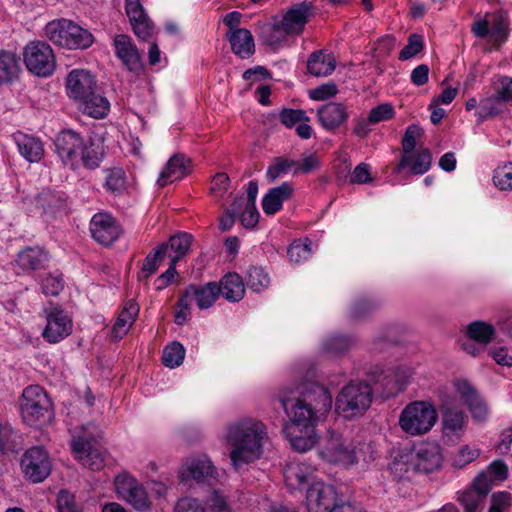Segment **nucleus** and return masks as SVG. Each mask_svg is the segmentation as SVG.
Instances as JSON below:
<instances>
[{"label":"nucleus","mask_w":512,"mask_h":512,"mask_svg":"<svg viewBox=\"0 0 512 512\" xmlns=\"http://www.w3.org/2000/svg\"><path fill=\"white\" fill-rule=\"evenodd\" d=\"M295 394H280L279 402L291 419L286 432L292 448L306 452L316 443V423L330 410L332 397L326 387L308 379L297 384Z\"/></svg>","instance_id":"1"},{"label":"nucleus","mask_w":512,"mask_h":512,"mask_svg":"<svg viewBox=\"0 0 512 512\" xmlns=\"http://www.w3.org/2000/svg\"><path fill=\"white\" fill-rule=\"evenodd\" d=\"M231 450L229 458L236 472L259 460L268 440L267 426L254 418H243L231 423L226 435Z\"/></svg>","instance_id":"2"},{"label":"nucleus","mask_w":512,"mask_h":512,"mask_svg":"<svg viewBox=\"0 0 512 512\" xmlns=\"http://www.w3.org/2000/svg\"><path fill=\"white\" fill-rule=\"evenodd\" d=\"M68 96L83 114L95 119L104 118L110 103L100 91L94 76L87 70H72L66 79Z\"/></svg>","instance_id":"3"},{"label":"nucleus","mask_w":512,"mask_h":512,"mask_svg":"<svg viewBox=\"0 0 512 512\" xmlns=\"http://www.w3.org/2000/svg\"><path fill=\"white\" fill-rule=\"evenodd\" d=\"M180 481L184 484L196 482L211 487L206 499L207 506L212 512H224V497L221 489H216L217 472L212 462L207 458L188 459L179 471Z\"/></svg>","instance_id":"4"},{"label":"nucleus","mask_w":512,"mask_h":512,"mask_svg":"<svg viewBox=\"0 0 512 512\" xmlns=\"http://www.w3.org/2000/svg\"><path fill=\"white\" fill-rule=\"evenodd\" d=\"M373 388L364 381H350L338 393L336 412L345 419L361 417L371 406Z\"/></svg>","instance_id":"5"},{"label":"nucleus","mask_w":512,"mask_h":512,"mask_svg":"<svg viewBox=\"0 0 512 512\" xmlns=\"http://www.w3.org/2000/svg\"><path fill=\"white\" fill-rule=\"evenodd\" d=\"M369 449L370 446L367 444H363L359 448L352 447L350 441L344 439L340 433L328 431L322 440L320 455L331 463L354 464L361 460L367 462L372 459V456L367 458L365 455V450Z\"/></svg>","instance_id":"6"},{"label":"nucleus","mask_w":512,"mask_h":512,"mask_svg":"<svg viewBox=\"0 0 512 512\" xmlns=\"http://www.w3.org/2000/svg\"><path fill=\"white\" fill-rule=\"evenodd\" d=\"M45 34L53 44L67 49H87L94 41L88 30L67 19L48 23Z\"/></svg>","instance_id":"7"},{"label":"nucleus","mask_w":512,"mask_h":512,"mask_svg":"<svg viewBox=\"0 0 512 512\" xmlns=\"http://www.w3.org/2000/svg\"><path fill=\"white\" fill-rule=\"evenodd\" d=\"M437 421L433 405L425 401L408 404L401 412L399 425L409 435H422L431 430Z\"/></svg>","instance_id":"8"},{"label":"nucleus","mask_w":512,"mask_h":512,"mask_svg":"<svg viewBox=\"0 0 512 512\" xmlns=\"http://www.w3.org/2000/svg\"><path fill=\"white\" fill-rule=\"evenodd\" d=\"M19 406L22 419L28 425H35L49 418L51 402L43 388L38 385H31L23 390Z\"/></svg>","instance_id":"9"},{"label":"nucleus","mask_w":512,"mask_h":512,"mask_svg":"<svg viewBox=\"0 0 512 512\" xmlns=\"http://www.w3.org/2000/svg\"><path fill=\"white\" fill-rule=\"evenodd\" d=\"M23 56L27 69L39 77H48L55 70L53 51L45 42H30L26 45Z\"/></svg>","instance_id":"10"},{"label":"nucleus","mask_w":512,"mask_h":512,"mask_svg":"<svg viewBox=\"0 0 512 512\" xmlns=\"http://www.w3.org/2000/svg\"><path fill=\"white\" fill-rule=\"evenodd\" d=\"M115 490L122 500L139 512H147L151 508V500L145 488L132 476L121 473L115 478Z\"/></svg>","instance_id":"11"},{"label":"nucleus","mask_w":512,"mask_h":512,"mask_svg":"<svg viewBox=\"0 0 512 512\" xmlns=\"http://www.w3.org/2000/svg\"><path fill=\"white\" fill-rule=\"evenodd\" d=\"M44 313L47 323L42 336L46 341L57 343L71 334L72 320L60 306L49 303L44 308Z\"/></svg>","instance_id":"12"},{"label":"nucleus","mask_w":512,"mask_h":512,"mask_svg":"<svg viewBox=\"0 0 512 512\" xmlns=\"http://www.w3.org/2000/svg\"><path fill=\"white\" fill-rule=\"evenodd\" d=\"M21 468L28 480L39 483L49 476L52 466L47 451L43 447L35 446L23 455Z\"/></svg>","instance_id":"13"},{"label":"nucleus","mask_w":512,"mask_h":512,"mask_svg":"<svg viewBox=\"0 0 512 512\" xmlns=\"http://www.w3.org/2000/svg\"><path fill=\"white\" fill-rule=\"evenodd\" d=\"M71 447L75 458L83 466L93 471H99L104 467V456L102 451L96 447V436L90 434L75 436Z\"/></svg>","instance_id":"14"},{"label":"nucleus","mask_w":512,"mask_h":512,"mask_svg":"<svg viewBox=\"0 0 512 512\" xmlns=\"http://www.w3.org/2000/svg\"><path fill=\"white\" fill-rule=\"evenodd\" d=\"M84 143L79 133L71 129L62 130L55 139L56 153L64 165L75 170L79 166V155Z\"/></svg>","instance_id":"15"},{"label":"nucleus","mask_w":512,"mask_h":512,"mask_svg":"<svg viewBox=\"0 0 512 512\" xmlns=\"http://www.w3.org/2000/svg\"><path fill=\"white\" fill-rule=\"evenodd\" d=\"M455 402L454 396L442 397L440 411L445 434L460 437L466 430L468 420L465 413L455 407Z\"/></svg>","instance_id":"16"},{"label":"nucleus","mask_w":512,"mask_h":512,"mask_svg":"<svg viewBox=\"0 0 512 512\" xmlns=\"http://www.w3.org/2000/svg\"><path fill=\"white\" fill-rule=\"evenodd\" d=\"M313 14L314 6L311 2L296 3L287 10L277 27L283 29L286 35L300 34Z\"/></svg>","instance_id":"17"},{"label":"nucleus","mask_w":512,"mask_h":512,"mask_svg":"<svg viewBox=\"0 0 512 512\" xmlns=\"http://www.w3.org/2000/svg\"><path fill=\"white\" fill-rule=\"evenodd\" d=\"M116 56L128 71L139 75L144 68L142 56L131 37L125 34L116 35L113 39Z\"/></svg>","instance_id":"18"},{"label":"nucleus","mask_w":512,"mask_h":512,"mask_svg":"<svg viewBox=\"0 0 512 512\" xmlns=\"http://www.w3.org/2000/svg\"><path fill=\"white\" fill-rule=\"evenodd\" d=\"M336 491L332 485L313 482L306 492V505L309 512H329L335 505Z\"/></svg>","instance_id":"19"},{"label":"nucleus","mask_w":512,"mask_h":512,"mask_svg":"<svg viewBox=\"0 0 512 512\" xmlns=\"http://www.w3.org/2000/svg\"><path fill=\"white\" fill-rule=\"evenodd\" d=\"M90 231L93 239L104 246L114 243L121 234L116 220L106 213H97L92 217Z\"/></svg>","instance_id":"20"},{"label":"nucleus","mask_w":512,"mask_h":512,"mask_svg":"<svg viewBox=\"0 0 512 512\" xmlns=\"http://www.w3.org/2000/svg\"><path fill=\"white\" fill-rule=\"evenodd\" d=\"M441 448L436 443H422L415 449L411 465L415 471L431 473L441 466Z\"/></svg>","instance_id":"21"},{"label":"nucleus","mask_w":512,"mask_h":512,"mask_svg":"<svg viewBox=\"0 0 512 512\" xmlns=\"http://www.w3.org/2000/svg\"><path fill=\"white\" fill-rule=\"evenodd\" d=\"M317 118L326 131L334 132L346 124L349 113L344 104L328 102L318 108Z\"/></svg>","instance_id":"22"},{"label":"nucleus","mask_w":512,"mask_h":512,"mask_svg":"<svg viewBox=\"0 0 512 512\" xmlns=\"http://www.w3.org/2000/svg\"><path fill=\"white\" fill-rule=\"evenodd\" d=\"M483 475H477L472 481L471 487L458 494V502L465 512H481V505L489 494L488 485Z\"/></svg>","instance_id":"23"},{"label":"nucleus","mask_w":512,"mask_h":512,"mask_svg":"<svg viewBox=\"0 0 512 512\" xmlns=\"http://www.w3.org/2000/svg\"><path fill=\"white\" fill-rule=\"evenodd\" d=\"M367 384L373 388V395H380L382 398H390L397 395L399 384L393 379V373L388 368L375 367L367 374Z\"/></svg>","instance_id":"24"},{"label":"nucleus","mask_w":512,"mask_h":512,"mask_svg":"<svg viewBox=\"0 0 512 512\" xmlns=\"http://www.w3.org/2000/svg\"><path fill=\"white\" fill-rule=\"evenodd\" d=\"M283 476L286 486L291 490L302 489L310 483L313 469L305 463L292 461L284 467Z\"/></svg>","instance_id":"25"},{"label":"nucleus","mask_w":512,"mask_h":512,"mask_svg":"<svg viewBox=\"0 0 512 512\" xmlns=\"http://www.w3.org/2000/svg\"><path fill=\"white\" fill-rule=\"evenodd\" d=\"M224 277L219 280V283L208 282L203 286L189 285L185 292L193 301H196L197 306L200 309H207L211 307L218 296L221 294V284L223 283Z\"/></svg>","instance_id":"26"},{"label":"nucleus","mask_w":512,"mask_h":512,"mask_svg":"<svg viewBox=\"0 0 512 512\" xmlns=\"http://www.w3.org/2000/svg\"><path fill=\"white\" fill-rule=\"evenodd\" d=\"M15 262L23 272H32L44 269L49 262V256L40 247H26L17 254Z\"/></svg>","instance_id":"27"},{"label":"nucleus","mask_w":512,"mask_h":512,"mask_svg":"<svg viewBox=\"0 0 512 512\" xmlns=\"http://www.w3.org/2000/svg\"><path fill=\"white\" fill-rule=\"evenodd\" d=\"M226 36L232 52L241 59H248L255 53L254 38L248 29H234Z\"/></svg>","instance_id":"28"},{"label":"nucleus","mask_w":512,"mask_h":512,"mask_svg":"<svg viewBox=\"0 0 512 512\" xmlns=\"http://www.w3.org/2000/svg\"><path fill=\"white\" fill-rule=\"evenodd\" d=\"M293 188L287 182L278 187H273L262 199V209L266 215H274L281 210L284 201L290 199Z\"/></svg>","instance_id":"29"},{"label":"nucleus","mask_w":512,"mask_h":512,"mask_svg":"<svg viewBox=\"0 0 512 512\" xmlns=\"http://www.w3.org/2000/svg\"><path fill=\"white\" fill-rule=\"evenodd\" d=\"M248 200L246 208L238 215V219L243 228L247 230H254L260 219V213L256 207V198L258 195V183L250 181L247 184Z\"/></svg>","instance_id":"30"},{"label":"nucleus","mask_w":512,"mask_h":512,"mask_svg":"<svg viewBox=\"0 0 512 512\" xmlns=\"http://www.w3.org/2000/svg\"><path fill=\"white\" fill-rule=\"evenodd\" d=\"M138 313L139 306L135 301L129 300L125 303L112 327L111 336L114 340H120L128 333Z\"/></svg>","instance_id":"31"},{"label":"nucleus","mask_w":512,"mask_h":512,"mask_svg":"<svg viewBox=\"0 0 512 512\" xmlns=\"http://www.w3.org/2000/svg\"><path fill=\"white\" fill-rule=\"evenodd\" d=\"M20 154L29 162H38L44 154L42 142L33 136L18 133L14 136Z\"/></svg>","instance_id":"32"},{"label":"nucleus","mask_w":512,"mask_h":512,"mask_svg":"<svg viewBox=\"0 0 512 512\" xmlns=\"http://www.w3.org/2000/svg\"><path fill=\"white\" fill-rule=\"evenodd\" d=\"M424 132L418 125H409L402 138L403 155L395 168L396 173H400L410 163L411 154L414 151L417 139L423 136Z\"/></svg>","instance_id":"33"},{"label":"nucleus","mask_w":512,"mask_h":512,"mask_svg":"<svg viewBox=\"0 0 512 512\" xmlns=\"http://www.w3.org/2000/svg\"><path fill=\"white\" fill-rule=\"evenodd\" d=\"M188 161L185 160L183 155L172 156L166 164V167L161 171L158 178V184L165 186L175 180L183 178L188 174Z\"/></svg>","instance_id":"34"},{"label":"nucleus","mask_w":512,"mask_h":512,"mask_svg":"<svg viewBox=\"0 0 512 512\" xmlns=\"http://www.w3.org/2000/svg\"><path fill=\"white\" fill-rule=\"evenodd\" d=\"M193 236L187 232L177 233L169 238L167 243H161L160 245L167 246V257L170 260L178 262L190 251Z\"/></svg>","instance_id":"35"},{"label":"nucleus","mask_w":512,"mask_h":512,"mask_svg":"<svg viewBox=\"0 0 512 512\" xmlns=\"http://www.w3.org/2000/svg\"><path fill=\"white\" fill-rule=\"evenodd\" d=\"M335 69V60L330 55H324L322 51H314L308 61L307 70L316 77L330 75Z\"/></svg>","instance_id":"36"},{"label":"nucleus","mask_w":512,"mask_h":512,"mask_svg":"<svg viewBox=\"0 0 512 512\" xmlns=\"http://www.w3.org/2000/svg\"><path fill=\"white\" fill-rule=\"evenodd\" d=\"M466 335L470 340L486 346L495 338L496 330L492 324L478 320L467 325Z\"/></svg>","instance_id":"37"},{"label":"nucleus","mask_w":512,"mask_h":512,"mask_svg":"<svg viewBox=\"0 0 512 512\" xmlns=\"http://www.w3.org/2000/svg\"><path fill=\"white\" fill-rule=\"evenodd\" d=\"M104 146L93 140L85 142L79 155V164L82 163L87 169H95L99 167L104 158Z\"/></svg>","instance_id":"38"},{"label":"nucleus","mask_w":512,"mask_h":512,"mask_svg":"<svg viewBox=\"0 0 512 512\" xmlns=\"http://www.w3.org/2000/svg\"><path fill=\"white\" fill-rule=\"evenodd\" d=\"M354 344L355 340L353 337L336 334L324 340L322 349L331 356H339L349 351Z\"/></svg>","instance_id":"39"},{"label":"nucleus","mask_w":512,"mask_h":512,"mask_svg":"<svg viewBox=\"0 0 512 512\" xmlns=\"http://www.w3.org/2000/svg\"><path fill=\"white\" fill-rule=\"evenodd\" d=\"M484 474V480L488 485L490 491L492 487L498 482H502L508 477V467L502 460L493 461L486 470L480 472L478 475Z\"/></svg>","instance_id":"40"},{"label":"nucleus","mask_w":512,"mask_h":512,"mask_svg":"<svg viewBox=\"0 0 512 512\" xmlns=\"http://www.w3.org/2000/svg\"><path fill=\"white\" fill-rule=\"evenodd\" d=\"M19 65L16 56L13 53L0 52V82H10L18 73Z\"/></svg>","instance_id":"41"},{"label":"nucleus","mask_w":512,"mask_h":512,"mask_svg":"<svg viewBox=\"0 0 512 512\" xmlns=\"http://www.w3.org/2000/svg\"><path fill=\"white\" fill-rule=\"evenodd\" d=\"M245 294V285L242 277L235 273H226V300L231 302L240 301Z\"/></svg>","instance_id":"42"},{"label":"nucleus","mask_w":512,"mask_h":512,"mask_svg":"<svg viewBox=\"0 0 512 512\" xmlns=\"http://www.w3.org/2000/svg\"><path fill=\"white\" fill-rule=\"evenodd\" d=\"M432 163V155L429 149H419L414 156L411 155L410 163L406 166L409 167V172L412 175H422L426 173Z\"/></svg>","instance_id":"43"},{"label":"nucleus","mask_w":512,"mask_h":512,"mask_svg":"<svg viewBox=\"0 0 512 512\" xmlns=\"http://www.w3.org/2000/svg\"><path fill=\"white\" fill-rule=\"evenodd\" d=\"M166 255L167 246L159 244L152 252L146 256L142 265V274L145 278H149L157 271L160 262L166 257Z\"/></svg>","instance_id":"44"},{"label":"nucleus","mask_w":512,"mask_h":512,"mask_svg":"<svg viewBox=\"0 0 512 512\" xmlns=\"http://www.w3.org/2000/svg\"><path fill=\"white\" fill-rule=\"evenodd\" d=\"M184 357L185 348L180 342L174 341L165 347L162 362L166 367L175 368L182 364Z\"/></svg>","instance_id":"45"},{"label":"nucleus","mask_w":512,"mask_h":512,"mask_svg":"<svg viewBox=\"0 0 512 512\" xmlns=\"http://www.w3.org/2000/svg\"><path fill=\"white\" fill-rule=\"evenodd\" d=\"M105 187L108 191L120 194L126 188V176L125 172L121 168H113L107 170L105 179Z\"/></svg>","instance_id":"46"},{"label":"nucleus","mask_w":512,"mask_h":512,"mask_svg":"<svg viewBox=\"0 0 512 512\" xmlns=\"http://www.w3.org/2000/svg\"><path fill=\"white\" fill-rule=\"evenodd\" d=\"M298 161L289 160L283 157H277L274 163L267 169V177L270 181H275L280 175L287 174L291 170H295Z\"/></svg>","instance_id":"47"},{"label":"nucleus","mask_w":512,"mask_h":512,"mask_svg":"<svg viewBox=\"0 0 512 512\" xmlns=\"http://www.w3.org/2000/svg\"><path fill=\"white\" fill-rule=\"evenodd\" d=\"M493 183L500 190H512V162H508L494 170Z\"/></svg>","instance_id":"48"},{"label":"nucleus","mask_w":512,"mask_h":512,"mask_svg":"<svg viewBox=\"0 0 512 512\" xmlns=\"http://www.w3.org/2000/svg\"><path fill=\"white\" fill-rule=\"evenodd\" d=\"M40 285L46 296H57L64 288V280L61 274L49 273L41 279Z\"/></svg>","instance_id":"49"},{"label":"nucleus","mask_w":512,"mask_h":512,"mask_svg":"<svg viewBox=\"0 0 512 512\" xmlns=\"http://www.w3.org/2000/svg\"><path fill=\"white\" fill-rule=\"evenodd\" d=\"M498 100L495 95L485 98L480 101L478 110L476 111V116L478 122H483L489 117L496 116L501 113V108L498 105Z\"/></svg>","instance_id":"50"},{"label":"nucleus","mask_w":512,"mask_h":512,"mask_svg":"<svg viewBox=\"0 0 512 512\" xmlns=\"http://www.w3.org/2000/svg\"><path fill=\"white\" fill-rule=\"evenodd\" d=\"M269 276L261 267H251L248 270L247 285L253 291H260L268 286Z\"/></svg>","instance_id":"51"},{"label":"nucleus","mask_w":512,"mask_h":512,"mask_svg":"<svg viewBox=\"0 0 512 512\" xmlns=\"http://www.w3.org/2000/svg\"><path fill=\"white\" fill-rule=\"evenodd\" d=\"M191 306L192 300L184 290L179 297L177 302V310L174 315V321L177 325L182 326L188 321L191 314Z\"/></svg>","instance_id":"52"},{"label":"nucleus","mask_w":512,"mask_h":512,"mask_svg":"<svg viewBox=\"0 0 512 512\" xmlns=\"http://www.w3.org/2000/svg\"><path fill=\"white\" fill-rule=\"evenodd\" d=\"M423 47L424 44L422 36L418 34H412L408 38V43L400 51L399 59L402 61L408 60L421 52Z\"/></svg>","instance_id":"53"},{"label":"nucleus","mask_w":512,"mask_h":512,"mask_svg":"<svg viewBox=\"0 0 512 512\" xmlns=\"http://www.w3.org/2000/svg\"><path fill=\"white\" fill-rule=\"evenodd\" d=\"M248 192L246 196L240 195L234 198L229 209H226V230L235 223L238 215L246 208Z\"/></svg>","instance_id":"54"},{"label":"nucleus","mask_w":512,"mask_h":512,"mask_svg":"<svg viewBox=\"0 0 512 512\" xmlns=\"http://www.w3.org/2000/svg\"><path fill=\"white\" fill-rule=\"evenodd\" d=\"M57 508L59 512H82L81 507L75 501V496L67 490L59 492Z\"/></svg>","instance_id":"55"},{"label":"nucleus","mask_w":512,"mask_h":512,"mask_svg":"<svg viewBox=\"0 0 512 512\" xmlns=\"http://www.w3.org/2000/svg\"><path fill=\"white\" fill-rule=\"evenodd\" d=\"M394 116V108L389 103L380 104L372 108L368 115V122L376 124L382 121L389 120Z\"/></svg>","instance_id":"56"},{"label":"nucleus","mask_w":512,"mask_h":512,"mask_svg":"<svg viewBox=\"0 0 512 512\" xmlns=\"http://www.w3.org/2000/svg\"><path fill=\"white\" fill-rule=\"evenodd\" d=\"M378 307V303L370 298H360L356 300L351 308L352 318H361L368 315Z\"/></svg>","instance_id":"57"},{"label":"nucleus","mask_w":512,"mask_h":512,"mask_svg":"<svg viewBox=\"0 0 512 512\" xmlns=\"http://www.w3.org/2000/svg\"><path fill=\"white\" fill-rule=\"evenodd\" d=\"M474 421L485 422L489 415V409L486 402L478 396L473 401L466 404Z\"/></svg>","instance_id":"58"},{"label":"nucleus","mask_w":512,"mask_h":512,"mask_svg":"<svg viewBox=\"0 0 512 512\" xmlns=\"http://www.w3.org/2000/svg\"><path fill=\"white\" fill-rule=\"evenodd\" d=\"M280 120L286 127H292L302 121L309 122V117L302 109H283L280 113Z\"/></svg>","instance_id":"59"},{"label":"nucleus","mask_w":512,"mask_h":512,"mask_svg":"<svg viewBox=\"0 0 512 512\" xmlns=\"http://www.w3.org/2000/svg\"><path fill=\"white\" fill-rule=\"evenodd\" d=\"M311 254V249L308 244L302 243L301 241L293 242L288 250L287 255L289 260L294 263H300L306 260Z\"/></svg>","instance_id":"60"},{"label":"nucleus","mask_w":512,"mask_h":512,"mask_svg":"<svg viewBox=\"0 0 512 512\" xmlns=\"http://www.w3.org/2000/svg\"><path fill=\"white\" fill-rule=\"evenodd\" d=\"M277 26L278 23L272 25L268 24L261 32L262 39L271 46L280 44L285 39V36H287L283 29H280Z\"/></svg>","instance_id":"61"},{"label":"nucleus","mask_w":512,"mask_h":512,"mask_svg":"<svg viewBox=\"0 0 512 512\" xmlns=\"http://www.w3.org/2000/svg\"><path fill=\"white\" fill-rule=\"evenodd\" d=\"M479 455V449H471L469 446H463L455 455L453 459V466L462 468L477 459Z\"/></svg>","instance_id":"62"},{"label":"nucleus","mask_w":512,"mask_h":512,"mask_svg":"<svg viewBox=\"0 0 512 512\" xmlns=\"http://www.w3.org/2000/svg\"><path fill=\"white\" fill-rule=\"evenodd\" d=\"M125 9L131 25L148 18L139 0H125Z\"/></svg>","instance_id":"63"},{"label":"nucleus","mask_w":512,"mask_h":512,"mask_svg":"<svg viewBox=\"0 0 512 512\" xmlns=\"http://www.w3.org/2000/svg\"><path fill=\"white\" fill-rule=\"evenodd\" d=\"M511 505V493L507 491H499L491 495V508H496L499 512H510Z\"/></svg>","instance_id":"64"}]
</instances>
